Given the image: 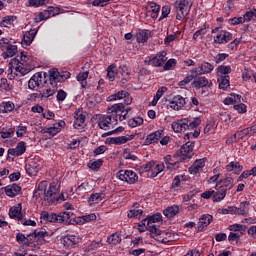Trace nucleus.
<instances>
[{"instance_id": "1", "label": "nucleus", "mask_w": 256, "mask_h": 256, "mask_svg": "<svg viewBox=\"0 0 256 256\" xmlns=\"http://www.w3.org/2000/svg\"><path fill=\"white\" fill-rule=\"evenodd\" d=\"M69 77H71V73L69 71L59 72L57 68L49 70V85H51V87L42 92L43 99L53 97L54 93H57V84L67 81Z\"/></svg>"}, {"instance_id": "2", "label": "nucleus", "mask_w": 256, "mask_h": 256, "mask_svg": "<svg viewBox=\"0 0 256 256\" xmlns=\"http://www.w3.org/2000/svg\"><path fill=\"white\" fill-rule=\"evenodd\" d=\"M40 219H42V221H46L47 223H64V225H71L70 212H60L59 214H55L42 211L40 214Z\"/></svg>"}, {"instance_id": "3", "label": "nucleus", "mask_w": 256, "mask_h": 256, "mask_svg": "<svg viewBox=\"0 0 256 256\" xmlns=\"http://www.w3.org/2000/svg\"><path fill=\"white\" fill-rule=\"evenodd\" d=\"M198 125H201V118H194L193 120L184 118L173 122L172 129L175 133H185V131L197 129Z\"/></svg>"}, {"instance_id": "4", "label": "nucleus", "mask_w": 256, "mask_h": 256, "mask_svg": "<svg viewBox=\"0 0 256 256\" xmlns=\"http://www.w3.org/2000/svg\"><path fill=\"white\" fill-rule=\"evenodd\" d=\"M150 235L153 239L159 241V243H171L177 241V235L172 234L171 232L161 231L159 226H151Z\"/></svg>"}, {"instance_id": "5", "label": "nucleus", "mask_w": 256, "mask_h": 256, "mask_svg": "<svg viewBox=\"0 0 256 256\" xmlns=\"http://www.w3.org/2000/svg\"><path fill=\"white\" fill-rule=\"evenodd\" d=\"M96 119L99 129H102L103 131H109V129H113V125L119 123L117 114L115 113H111V115L97 114Z\"/></svg>"}, {"instance_id": "6", "label": "nucleus", "mask_w": 256, "mask_h": 256, "mask_svg": "<svg viewBox=\"0 0 256 256\" xmlns=\"http://www.w3.org/2000/svg\"><path fill=\"white\" fill-rule=\"evenodd\" d=\"M28 61L29 56L25 54V52H21L20 60L14 58L10 61L9 65L10 67H14L18 73H21V75H27V73H31V68L27 66Z\"/></svg>"}, {"instance_id": "7", "label": "nucleus", "mask_w": 256, "mask_h": 256, "mask_svg": "<svg viewBox=\"0 0 256 256\" xmlns=\"http://www.w3.org/2000/svg\"><path fill=\"white\" fill-rule=\"evenodd\" d=\"M174 7L176 11V19L178 21H183V19L189 15V11H191V5L187 0H177Z\"/></svg>"}, {"instance_id": "8", "label": "nucleus", "mask_w": 256, "mask_h": 256, "mask_svg": "<svg viewBox=\"0 0 256 256\" xmlns=\"http://www.w3.org/2000/svg\"><path fill=\"white\" fill-rule=\"evenodd\" d=\"M167 62V52L162 51L156 55H151L146 58L144 65H152V67H163Z\"/></svg>"}, {"instance_id": "9", "label": "nucleus", "mask_w": 256, "mask_h": 256, "mask_svg": "<svg viewBox=\"0 0 256 256\" xmlns=\"http://www.w3.org/2000/svg\"><path fill=\"white\" fill-rule=\"evenodd\" d=\"M174 157H180L179 161H187L193 157V142H186L181 148L176 152Z\"/></svg>"}, {"instance_id": "10", "label": "nucleus", "mask_w": 256, "mask_h": 256, "mask_svg": "<svg viewBox=\"0 0 256 256\" xmlns=\"http://www.w3.org/2000/svg\"><path fill=\"white\" fill-rule=\"evenodd\" d=\"M117 177L120 179V181L129 183V185H133L139 180V176H137V173H135L133 170H120L117 173Z\"/></svg>"}, {"instance_id": "11", "label": "nucleus", "mask_w": 256, "mask_h": 256, "mask_svg": "<svg viewBox=\"0 0 256 256\" xmlns=\"http://www.w3.org/2000/svg\"><path fill=\"white\" fill-rule=\"evenodd\" d=\"M57 187L55 185H50L48 190H44V201H42V205H51V203H55L57 199Z\"/></svg>"}, {"instance_id": "12", "label": "nucleus", "mask_w": 256, "mask_h": 256, "mask_svg": "<svg viewBox=\"0 0 256 256\" xmlns=\"http://www.w3.org/2000/svg\"><path fill=\"white\" fill-rule=\"evenodd\" d=\"M27 151V144L24 141H21L17 144L16 148H9L8 149V156L7 159H11L12 157H21L23 153Z\"/></svg>"}, {"instance_id": "13", "label": "nucleus", "mask_w": 256, "mask_h": 256, "mask_svg": "<svg viewBox=\"0 0 256 256\" xmlns=\"http://www.w3.org/2000/svg\"><path fill=\"white\" fill-rule=\"evenodd\" d=\"M44 83H47V80H43V73L38 72L34 74L28 81L29 89L35 90L36 87H41Z\"/></svg>"}, {"instance_id": "14", "label": "nucleus", "mask_w": 256, "mask_h": 256, "mask_svg": "<svg viewBox=\"0 0 256 256\" xmlns=\"http://www.w3.org/2000/svg\"><path fill=\"white\" fill-rule=\"evenodd\" d=\"M233 40V34L227 31H221L214 37V43L217 45H223L225 43H229V41Z\"/></svg>"}, {"instance_id": "15", "label": "nucleus", "mask_w": 256, "mask_h": 256, "mask_svg": "<svg viewBox=\"0 0 256 256\" xmlns=\"http://www.w3.org/2000/svg\"><path fill=\"white\" fill-rule=\"evenodd\" d=\"M74 129H85L87 127V124L85 123V120L87 119V116L81 111H76L74 114Z\"/></svg>"}, {"instance_id": "16", "label": "nucleus", "mask_w": 256, "mask_h": 256, "mask_svg": "<svg viewBox=\"0 0 256 256\" xmlns=\"http://www.w3.org/2000/svg\"><path fill=\"white\" fill-rule=\"evenodd\" d=\"M211 85H213V83L209 82V79L205 76H196L192 82V87L195 89H203V87H211Z\"/></svg>"}, {"instance_id": "17", "label": "nucleus", "mask_w": 256, "mask_h": 256, "mask_svg": "<svg viewBox=\"0 0 256 256\" xmlns=\"http://www.w3.org/2000/svg\"><path fill=\"white\" fill-rule=\"evenodd\" d=\"M61 243L66 249H73L75 245L79 243V237L75 235H66L62 238Z\"/></svg>"}, {"instance_id": "18", "label": "nucleus", "mask_w": 256, "mask_h": 256, "mask_svg": "<svg viewBox=\"0 0 256 256\" xmlns=\"http://www.w3.org/2000/svg\"><path fill=\"white\" fill-rule=\"evenodd\" d=\"M161 221H163L161 214H154L152 216H148L147 218H145L143 220V225H147L148 231L151 232V227H157L155 223H161Z\"/></svg>"}, {"instance_id": "19", "label": "nucleus", "mask_w": 256, "mask_h": 256, "mask_svg": "<svg viewBox=\"0 0 256 256\" xmlns=\"http://www.w3.org/2000/svg\"><path fill=\"white\" fill-rule=\"evenodd\" d=\"M163 135H165L164 130L155 131L146 137L145 144L153 145V143H159V139H161V137H163Z\"/></svg>"}, {"instance_id": "20", "label": "nucleus", "mask_w": 256, "mask_h": 256, "mask_svg": "<svg viewBox=\"0 0 256 256\" xmlns=\"http://www.w3.org/2000/svg\"><path fill=\"white\" fill-rule=\"evenodd\" d=\"M214 194L212 196V201L214 203H219L220 201H223L225 197L227 196V189L219 187V184H216L215 186Z\"/></svg>"}, {"instance_id": "21", "label": "nucleus", "mask_w": 256, "mask_h": 256, "mask_svg": "<svg viewBox=\"0 0 256 256\" xmlns=\"http://www.w3.org/2000/svg\"><path fill=\"white\" fill-rule=\"evenodd\" d=\"M185 107V98L181 95L174 96L172 101H170V108L174 111H179Z\"/></svg>"}, {"instance_id": "22", "label": "nucleus", "mask_w": 256, "mask_h": 256, "mask_svg": "<svg viewBox=\"0 0 256 256\" xmlns=\"http://www.w3.org/2000/svg\"><path fill=\"white\" fill-rule=\"evenodd\" d=\"M23 207L21 203L17 204V206H13L9 210L10 219H17V221H23V213H21Z\"/></svg>"}, {"instance_id": "23", "label": "nucleus", "mask_w": 256, "mask_h": 256, "mask_svg": "<svg viewBox=\"0 0 256 256\" xmlns=\"http://www.w3.org/2000/svg\"><path fill=\"white\" fill-rule=\"evenodd\" d=\"M124 99L125 105H131V98H129V93L125 90L119 91L116 94L110 96V101H118Z\"/></svg>"}, {"instance_id": "24", "label": "nucleus", "mask_w": 256, "mask_h": 256, "mask_svg": "<svg viewBox=\"0 0 256 256\" xmlns=\"http://www.w3.org/2000/svg\"><path fill=\"white\" fill-rule=\"evenodd\" d=\"M21 189V186L18 184H12L4 187V191L7 197H17V195L21 194Z\"/></svg>"}, {"instance_id": "25", "label": "nucleus", "mask_w": 256, "mask_h": 256, "mask_svg": "<svg viewBox=\"0 0 256 256\" xmlns=\"http://www.w3.org/2000/svg\"><path fill=\"white\" fill-rule=\"evenodd\" d=\"M108 111L109 113H115V115L117 116L118 113H129V111H131V107H126L125 108V104L123 103H118V104H114L111 107H108Z\"/></svg>"}, {"instance_id": "26", "label": "nucleus", "mask_w": 256, "mask_h": 256, "mask_svg": "<svg viewBox=\"0 0 256 256\" xmlns=\"http://www.w3.org/2000/svg\"><path fill=\"white\" fill-rule=\"evenodd\" d=\"M203 167H205V158L196 160L189 168V173H191V175H197V173L203 171Z\"/></svg>"}, {"instance_id": "27", "label": "nucleus", "mask_w": 256, "mask_h": 256, "mask_svg": "<svg viewBox=\"0 0 256 256\" xmlns=\"http://www.w3.org/2000/svg\"><path fill=\"white\" fill-rule=\"evenodd\" d=\"M160 11L161 6H159L156 2H150L147 6V14L150 15L152 19H157Z\"/></svg>"}, {"instance_id": "28", "label": "nucleus", "mask_w": 256, "mask_h": 256, "mask_svg": "<svg viewBox=\"0 0 256 256\" xmlns=\"http://www.w3.org/2000/svg\"><path fill=\"white\" fill-rule=\"evenodd\" d=\"M216 184H218L220 189H226V191H229L235 187L234 180L230 176H227L226 178L218 181Z\"/></svg>"}, {"instance_id": "29", "label": "nucleus", "mask_w": 256, "mask_h": 256, "mask_svg": "<svg viewBox=\"0 0 256 256\" xmlns=\"http://www.w3.org/2000/svg\"><path fill=\"white\" fill-rule=\"evenodd\" d=\"M47 235H49V233L45 229L40 231L34 230L32 237L36 239L37 245H43L45 243V237H47Z\"/></svg>"}, {"instance_id": "30", "label": "nucleus", "mask_w": 256, "mask_h": 256, "mask_svg": "<svg viewBox=\"0 0 256 256\" xmlns=\"http://www.w3.org/2000/svg\"><path fill=\"white\" fill-rule=\"evenodd\" d=\"M164 163L168 169H179V163H181V161H175V157L167 155L164 157Z\"/></svg>"}, {"instance_id": "31", "label": "nucleus", "mask_w": 256, "mask_h": 256, "mask_svg": "<svg viewBox=\"0 0 256 256\" xmlns=\"http://www.w3.org/2000/svg\"><path fill=\"white\" fill-rule=\"evenodd\" d=\"M133 139H135V135L119 136L111 138V143L113 145H124L127 141H133Z\"/></svg>"}, {"instance_id": "32", "label": "nucleus", "mask_w": 256, "mask_h": 256, "mask_svg": "<svg viewBox=\"0 0 256 256\" xmlns=\"http://www.w3.org/2000/svg\"><path fill=\"white\" fill-rule=\"evenodd\" d=\"M40 169H41V165L37 164V162H35V161H32L28 165H26V171H27L28 175H30V177L37 175V173H39Z\"/></svg>"}, {"instance_id": "33", "label": "nucleus", "mask_w": 256, "mask_h": 256, "mask_svg": "<svg viewBox=\"0 0 256 256\" xmlns=\"http://www.w3.org/2000/svg\"><path fill=\"white\" fill-rule=\"evenodd\" d=\"M36 35H37V30L27 31L23 36L22 45H26V47H29V45L33 43V39H35Z\"/></svg>"}, {"instance_id": "34", "label": "nucleus", "mask_w": 256, "mask_h": 256, "mask_svg": "<svg viewBox=\"0 0 256 256\" xmlns=\"http://www.w3.org/2000/svg\"><path fill=\"white\" fill-rule=\"evenodd\" d=\"M211 221H213V216L209 214H204L199 220L198 231H203V227H209L211 225Z\"/></svg>"}, {"instance_id": "35", "label": "nucleus", "mask_w": 256, "mask_h": 256, "mask_svg": "<svg viewBox=\"0 0 256 256\" xmlns=\"http://www.w3.org/2000/svg\"><path fill=\"white\" fill-rule=\"evenodd\" d=\"M197 75V68H193L192 70H190V74H188L187 77L181 80L178 85L180 87H185V85H189V83H191L193 79L197 77Z\"/></svg>"}, {"instance_id": "36", "label": "nucleus", "mask_w": 256, "mask_h": 256, "mask_svg": "<svg viewBox=\"0 0 256 256\" xmlns=\"http://www.w3.org/2000/svg\"><path fill=\"white\" fill-rule=\"evenodd\" d=\"M5 52H3V59H10L11 57H15L17 55V45L10 44L5 48Z\"/></svg>"}, {"instance_id": "37", "label": "nucleus", "mask_w": 256, "mask_h": 256, "mask_svg": "<svg viewBox=\"0 0 256 256\" xmlns=\"http://www.w3.org/2000/svg\"><path fill=\"white\" fill-rule=\"evenodd\" d=\"M45 191H47V182L42 181L39 183L37 190L33 194L34 199L44 197Z\"/></svg>"}, {"instance_id": "38", "label": "nucleus", "mask_w": 256, "mask_h": 256, "mask_svg": "<svg viewBox=\"0 0 256 256\" xmlns=\"http://www.w3.org/2000/svg\"><path fill=\"white\" fill-rule=\"evenodd\" d=\"M143 215V209L139 206L138 203L134 204L128 212V218L133 219V217H140Z\"/></svg>"}, {"instance_id": "39", "label": "nucleus", "mask_w": 256, "mask_h": 256, "mask_svg": "<svg viewBox=\"0 0 256 256\" xmlns=\"http://www.w3.org/2000/svg\"><path fill=\"white\" fill-rule=\"evenodd\" d=\"M118 72L122 76L121 82L123 83V85H125V83H127V81L131 79V72H129V68H127V66L125 65H122L119 67Z\"/></svg>"}, {"instance_id": "40", "label": "nucleus", "mask_w": 256, "mask_h": 256, "mask_svg": "<svg viewBox=\"0 0 256 256\" xmlns=\"http://www.w3.org/2000/svg\"><path fill=\"white\" fill-rule=\"evenodd\" d=\"M121 241H122L121 234L119 232H115L107 238V243L112 247L119 245Z\"/></svg>"}, {"instance_id": "41", "label": "nucleus", "mask_w": 256, "mask_h": 256, "mask_svg": "<svg viewBox=\"0 0 256 256\" xmlns=\"http://www.w3.org/2000/svg\"><path fill=\"white\" fill-rule=\"evenodd\" d=\"M227 171H233L235 175H239L241 171H243V166L239 164V162L232 161L228 165H226Z\"/></svg>"}, {"instance_id": "42", "label": "nucleus", "mask_w": 256, "mask_h": 256, "mask_svg": "<svg viewBox=\"0 0 256 256\" xmlns=\"http://www.w3.org/2000/svg\"><path fill=\"white\" fill-rule=\"evenodd\" d=\"M150 35L151 32L149 30H140L136 34V40L138 43H146Z\"/></svg>"}, {"instance_id": "43", "label": "nucleus", "mask_w": 256, "mask_h": 256, "mask_svg": "<svg viewBox=\"0 0 256 256\" xmlns=\"http://www.w3.org/2000/svg\"><path fill=\"white\" fill-rule=\"evenodd\" d=\"M163 213H164L165 217H167L168 219H171V218L175 217V215H177V213H179V206H177V205L170 206V207L166 208Z\"/></svg>"}, {"instance_id": "44", "label": "nucleus", "mask_w": 256, "mask_h": 256, "mask_svg": "<svg viewBox=\"0 0 256 256\" xmlns=\"http://www.w3.org/2000/svg\"><path fill=\"white\" fill-rule=\"evenodd\" d=\"M215 67L212 66L211 63L205 62L200 66V70H197V75H205L207 73H211Z\"/></svg>"}, {"instance_id": "45", "label": "nucleus", "mask_w": 256, "mask_h": 256, "mask_svg": "<svg viewBox=\"0 0 256 256\" xmlns=\"http://www.w3.org/2000/svg\"><path fill=\"white\" fill-rule=\"evenodd\" d=\"M233 103H241V95H239V94H230L224 100L225 105H233Z\"/></svg>"}, {"instance_id": "46", "label": "nucleus", "mask_w": 256, "mask_h": 256, "mask_svg": "<svg viewBox=\"0 0 256 256\" xmlns=\"http://www.w3.org/2000/svg\"><path fill=\"white\" fill-rule=\"evenodd\" d=\"M238 215H243V217H247L249 215V202L244 201L240 203Z\"/></svg>"}, {"instance_id": "47", "label": "nucleus", "mask_w": 256, "mask_h": 256, "mask_svg": "<svg viewBox=\"0 0 256 256\" xmlns=\"http://www.w3.org/2000/svg\"><path fill=\"white\" fill-rule=\"evenodd\" d=\"M251 132L255 133V126L237 131L235 133V135H236L237 139H243L244 137H247V135H249V133H251Z\"/></svg>"}, {"instance_id": "48", "label": "nucleus", "mask_w": 256, "mask_h": 256, "mask_svg": "<svg viewBox=\"0 0 256 256\" xmlns=\"http://www.w3.org/2000/svg\"><path fill=\"white\" fill-rule=\"evenodd\" d=\"M165 169V164L161 163V164H155L154 162V166L152 167L151 174L150 177H157V175H159V173H161V171H163Z\"/></svg>"}, {"instance_id": "49", "label": "nucleus", "mask_w": 256, "mask_h": 256, "mask_svg": "<svg viewBox=\"0 0 256 256\" xmlns=\"http://www.w3.org/2000/svg\"><path fill=\"white\" fill-rule=\"evenodd\" d=\"M229 230L233 231L234 233H241L242 235H245L247 226L241 224H233L229 226Z\"/></svg>"}, {"instance_id": "50", "label": "nucleus", "mask_w": 256, "mask_h": 256, "mask_svg": "<svg viewBox=\"0 0 256 256\" xmlns=\"http://www.w3.org/2000/svg\"><path fill=\"white\" fill-rule=\"evenodd\" d=\"M14 21H17V16H5L0 25L1 27H9V25H13Z\"/></svg>"}, {"instance_id": "51", "label": "nucleus", "mask_w": 256, "mask_h": 256, "mask_svg": "<svg viewBox=\"0 0 256 256\" xmlns=\"http://www.w3.org/2000/svg\"><path fill=\"white\" fill-rule=\"evenodd\" d=\"M87 77H89V72H81L77 75V81L81 83V86L83 88L87 87Z\"/></svg>"}, {"instance_id": "52", "label": "nucleus", "mask_w": 256, "mask_h": 256, "mask_svg": "<svg viewBox=\"0 0 256 256\" xmlns=\"http://www.w3.org/2000/svg\"><path fill=\"white\" fill-rule=\"evenodd\" d=\"M103 166V159H98V160H90L88 163V167L92 169V171H97L99 168Z\"/></svg>"}, {"instance_id": "53", "label": "nucleus", "mask_w": 256, "mask_h": 256, "mask_svg": "<svg viewBox=\"0 0 256 256\" xmlns=\"http://www.w3.org/2000/svg\"><path fill=\"white\" fill-rule=\"evenodd\" d=\"M51 17V14L49 10H44L38 14V16L35 18V23H41V21H45Z\"/></svg>"}, {"instance_id": "54", "label": "nucleus", "mask_w": 256, "mask_h": 256, "mask_svg": "<svg viewBox=\"0 0 256 256\" xmlns=\"http://www.w3.org/2000/svg\"><path fill=\"white\" fill-rule=\"evenodd\" d=\"M219 89H227L229 87V75L218 78Z\"/></svg>"}, {"instance_id": "55", "label": "nucleus", "mask_w": 256, "mask_h": 256, "mask_svg": "<svg viewBox=\"0 0 256 256\" xmlns=\"http://www.w3.org/2000/svg\"><path fill=\"white\" fill-rule=\"evenodd\" d=\"M104 196H105V194H103V193L91 194L88 199V203H99V201H103Z\"/></svg>"}, {"instance_id": "56", "label": "nucleus", "mask_w": 256, "mask_h": 256, "mask_svg": "<svg viewBox=\"0 0 256 256\" xmlns=\"http://www.w3.org/2000/svg\"><path fill=\"white\" fill-rule=\"evenodd\" d=\"M115 65H110L108 68H107V79L109 81H115V77L117 75V72H115Z\"/></svg>"}, {"instance_id": "57", "label": "nucleus", "mask_w": 256, "mask_h": 256, "mask_svg": "<svg viewBox=\"0 0 256 256\" xmlns=\"http://www.w3.org/2000/svg\"><path fill=\"white\" fill-rule=\"evenodd\" d=\"M128 125L129 127L135 128L139 127V125H143V118L141 117H136L128 120Z\"/></svg>"}, {"instance_id": "58", "label": "nucleus", "mask_w": 256, "mask_h": 256, "mask_svg": "<svg viewBox=\"0 0 256 256\" xmlns=\"http://www.w3.org/2000/svg\"><path fill=\"white\" fill-rule=\"evenodd\" d=\"M244 234L239 232H231L228 236L229 243H233V241H236V243H239V240L241 237H243Z\"/></svg>"}, {"instance_id": "59", "label": "nucleus", "mask_w": 256, "mask_h": 256, "mask_svg": "<svg viewBox=\"0 0 256 256\" xmlns=\"http://www.w3.org/2000/svg\"><path fill=\"white\" fill-rule=\"evenodd\" d=\"M207 27H209V26H206V24H205L203 28L199 29L198 31H196L194 33V35H193L194 41H197V39H199V37L201 39H203V35H205L207 33Z\"/></svg>"}, {"instance_id": "60", "label": "nucleus", "mask_w": 256, "mask_h": 256, "mask_svg": "<svg viewBox=\"0 0 256 256\" xmlns=\"http://www.w3.org/2000/svg\"><path fill=\"white\" fill-rule=\"evenodd\" d=\"M51 0H29V5L31 7H43V5H47Z\"/></svg>"}, {"instance_id": "61", "label": "nucleus", "mask_w": 256, "mask_h": 256, "mask_svg": "<svg viewBox=\"0 0 256 256\" xmlns=\"http://www.w3.org/2000/svg\"><path fill=\"white\" fill-rule=\"evenodd\" d=\"M14 134H15V128H9V130L6 132L5 130H2L0 135L2 139H11V137H13Z\"/></svg>"}, {"instance_id": "62", "label": "nucleus", "mask_w": 256, "mask_h": 256, "mask_svg": "<svg viewBox=\"0 0 256 256\" xmlns=\"http://www.w3.org/2000/svg\"><path fill=\"white\" fill-rule=\"evenodd\" d=\"M60 131V128L54 125L53 127L44 130V133H48L51 137H55V135H57V133H59Z\"/></svg>"}, {"instance_id": "63", "label": "nucleus", "mask_w": 256, "mask_h": 256, "mask_svg": "<svg viewBox=\"0 0 256 256\" xmlns=\"http://www.w3.org/2000/svg\"><path fill=\"white\" fill-rule=\"evenodd\" d=\"M251 19H256V9L254 8L252 11H248L244 15V21H251Z\"/></svg>"}, {"instance_id": "64", "label": "nucleus", "mask_w": 256, "mask_h": 256, "mask_svg": "<svg viewBox=\"0 0 256 256\" xmlns=\"http://www.w3.org/2000/svg\"><path fill=\"white\" fill-rule=\"evenodd\" d=\"M218 73H221V75L227 76L228 73H231V66H219L218 67Z\"/></svg>"}]
</instances>
